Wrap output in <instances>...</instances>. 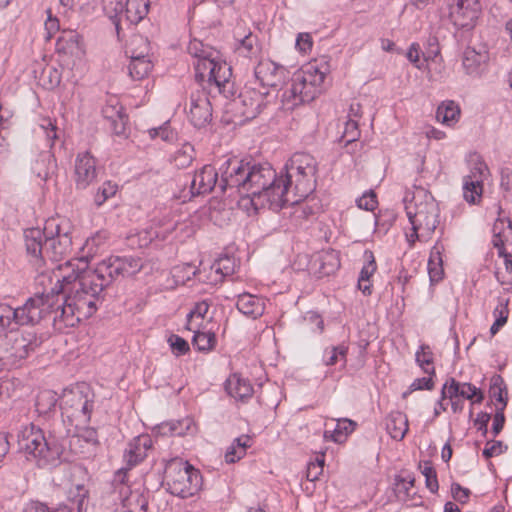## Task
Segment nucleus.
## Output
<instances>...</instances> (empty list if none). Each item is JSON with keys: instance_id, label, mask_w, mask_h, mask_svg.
<instances>
[{"instance_id": "nucleus-1", "label": "nucleus", "mask_w": 512, "mask_h": 512, "mask_svg": "<svg viewBox=\"0 0 512 512\" xmlns=\"http://www.w3.org/2000/svg\"><path fill=\"white\" fill-rule=\"evenodd\" d=\"M92 259L93 255L88 254L66 260L42 270L36 277V284L49 291V285L55 286L56 275L67 276V281L58 283L59 291L54 293L53 304L48 311V314L54 313L55 321H61L66 327H73L96 312V267L89 265Z\"/></svg>"}, {"instance_id": "nucleus-2", "label": "nucleus", "mask_w": 512, "mask_h": 512, "mask_svg": "<svg viewBox=\"0 0 512 512\" xmlns=\"http://www.w3.org/2000/svg\"><path fill=\"white\" fill-rule=\"evenodd\" d=\"M221 192L235 189L243 195L241 206L255 213L261 209L279 211L286 205V186L269 163L227 159L219 168Z\"/></svg>"}, {"instance_id": "nucleus-3", "label": "nucleus", "mask_w": 512, "mask_h": 512, "mask_svg": "<svg viewBox=\"0 0 512 512\" xmlns=\"http://www.w3.org/2000/svg\"><path fill=\"white\" fill-rule=\"evenodd\" d=\"M73 225L68 218L55 216L47 219L43 230L30 228L24 232L25 247L30 262L37 270L63 260L72 251Z\"/></svg>"}, {"instance_id": "nucleus-4", "label": "nucleus", "mask_w": 512, "mask_h": 512, "mask_svg": "<svg viewBox=\"0 0 512 512\" xmlns=\"http://www.w3.org/2000/svg\"><path fill=\"white\" fill-rule=\"evenodd\" d=\"M318 163L308 153H295L285 164V175L280 182L286 186V205L295 204L307 198L316 187Z\"/></svg>"}, {"instance_id": "nucleus-5", "label": "nucleus", "mask_w": 512, "mask_h": 512, "mask_svg": "<svg viewBox=\"0 0 512 512\" xmlns=\"http://www.w3.org/2000/svg\"><path fill=\"white\" fill-rule=\"evenodd\" d=\"M405 209L412 225L411 233L406 234L410 245L417 240H429L440 223V209L433 196L425 189L417 188Z\"/></svg>"}, {"instance_id": "nucleus-6", "label": "nucleus", "mask_w": 512, "mask_h": 512, "mask_svg": "<svg viewBox=\"0 0 512 512\" xmlns=\"http://www.w3.org/2000/svg\"><path fill=\"white\" fill-rule=\"evenodd\" d=\"M325 77L326 73L319 70L315 64H308L296 72L282 93V107L285 110H293L299 105L313 101L321 93Z\"/></svg>"}, {"instance_id": "nucleus-7", "label": "nucleus", "mask_w": 512, "mask_h": 512, "mask_svg": "<svg viewBox=\"0 0 512 512\" xmlns=\"http://www.w3.org/2000/svg\"><path fill=\"white\" fill-rule=\"evenodd\" d=\"M19 449L26 457L35 459L39 466L56 465L62 450L58 443L46 438L44 431L33 423L27 424L18 432Z\"/></svg>"}, {"instance_id": "nucleus-8", "label": "nucleus", "mask_w": 512, "mask_h": 512, "mask_svg": "<svg viewBox=\"0 0 512 512\" xmlns=\"http://www.w3.org/2000/svg\"><path fill=\"white\" fill-rule=\"evenodd\" d=\"M102 504L108 509H117L120 505L122 512H146L148 501L139 490H132L127 480V469H119L102 496Z\"/></svg>"}, {"instance_id": "nucleus-9", "label": "nucleus", "mask_w": 512, "mask_h": 512, "mask_svg": "<svg viewBox=\"0 0 512 512\" xmlns=\"http://www.w3.org/2000/svg\"><path fill=\"white\" fill-rule=\"evenodd\" d=\"M165 483L172 495L185 499L194 496L201 489L202 476L188 462L172 459L165 467Z\"/></svg>"}, {"instance_id": "nucleus-10", "label": "nucleus", "mask_w": 512, "mask_h": 512, "mask_svg": "<svg viewBox=\"0 0 512 512\" xmlns=\"http://www.w3.org/2000/svg\"><path fill=\"white\" fill-rule=\"evenodd\" d=\"M56 278L55 286L49 285V291L46 290L45 287H42V290L37 291L22 307L15 309L11 307L12 320L15 322V328H22L21 326L29 324L34 325L48 314L53 304L51 299H53L54 293H57V287H60L58 283L65 279L67 280V276H61L60 274L56 275Z\"/></svg>"}, {"instance_id": "nucleus-11", "label": "nucleus", "mask_w": 512, "mask_h": 512, "mask_svg": "<svg viewBox=\"0 0 512 512\" xmlns=\"http://www.w3.org/2000/svg\"><path fill=\"white\" fill-rule=\"evenodd\" d=\"M103 13L114 27L117 38H121L123 20L137 24L149 11V0H102Z\"/></svg>"}, {"instance_id": "nucleus-12", "label": "nucleus", "mask_w": 512, "mask_h": 512, "mask_svg": "<svg viewBox=\"0 0 512 512\" xmlns=\"http://www.w3.org/2000/svg\"><path fill=\"white\" fill-rule=\"evenodd\" d=\"M94 406V393L86 383L77 384L63 393L61 409L76 421V426L89 424Z\"/></svg>"}, {"instance_id": "nucleus-13", "label": "nucleus", "mask_w": 512, "mask_h": 512, "mask_svg": "<svg viewBox=\"0 0 512 512\" xmlns=\"http://www.w3.org/2000/svg\"><path fill=\"white\" fill-rule=\"evenodd\" d=\"M43 340L32 327L16 328L6 334L5 349L11 358L23 360L40 347Z\"/></svg>"}, {"instance_id": "nucleus-14", "label": "nucleus", "mask_w": 512, "mask_h": 512, "mask_svg": "<svg viewBox=\"0 0 512 512\" xmlns=\"http://www.w3.org/2000/svg\"><path fill=\"white\" fill-rule=\"evenodd\" d=\"M67 501L72 507L59 505L55 510H51L47 505L40 502L29 504L23 512H94V504H90L89 490L84 484H72L66 491Z\"/></svg>"}, {"instance_id": "nucleus-15", "label": "nucleus", "mask_w": 512, "mask_h": 512, "mask_svg": "<svg viewBox=\"0 0 512 512\" xmlns=\"http://www.w3.org/2000/svg\"><path fill=\"white\" fill-rule=\"evenodd\" d=\"M452 23L462 29L474 27L481 10L478 0H445Z\"/></svg>"}, {"instance_id": "nucleus-16", "label": "nucleus", "mask_w": 512, "mask_h": 512, "mask_svg": "<svg viewBox=\"0 0 512 512\" xmlns=\"http://www.w3.org/2000/svg\"><path fill=\"white\" fill-rule=\"evenodd\" d=\"M218 54L213 60L204 61L202 64H196V79L200 82L208 81L214 83L217 87L223 86L228 82L231 69L225 62L218 61Z\"/></svg>"}, {"instance_id": "nucleus-17", "label": "nucleus", "mask_w": 512, "mask_h": 512, "mask_svg": "<svg viewBox=\"0 0 512 512\" xmlns=\"http://www.w3.org/2000/svg\"><path fill=\"white\" fill-rule=\"evenodd\" d=\"M188 116L190 122L197 128L204 127L211 121L212 107L205 91L191 94Z\"/></svg>"}, {"instance_id": "nucleus-18", "label": "nucleus", "mask_w": 512, "mask_h": 512, "mask_svg": "<svg viewBox=\"0 0 512 512\" xmlns=\"http://www.w3.org/2000/svg\"><path fill=\"white\" fill-rule=\"evenodd\" d=\"M254 75L263 89L280 86L286 78V69L271 60H262L255 67Z\"/></svg>"}, {"instance_id": "nucleus-19", "label": "nucleus", "mask_w": 512, "mask_h": 512, "mask_svg": "<svg viewBox=\"0 0 512 512\" xmlns=\"http://www.w3.org/2000/svg\"><path fill=\"white\" fill-rule=\"evenodd\" d=\"M268 91H258L256 88L245 87L239 94V103L243 106L242 115L246 119L257 117L267 104Z\"/></svg>"}, {"instance_id": "nucleus-20", "label": "nucleus", "mask_w": 512, "mask_h": 512, "mask_svg": "<svg viewBox=\"0 0 512 512\" xmlns=\"http://www.w3.org/2000/svg\"><path fill=\"white\" fill-rule=\"evenodd\" d=\"M75 183L78 189L87 188L96 177V159L89 151L78 153L75 160Z\"/></svg>"}, {"instance_id": "nucleus-21", "label": "nucleus", "mask_w": 512, "mask_h": 512, "mask_svg": "<svg viewBox=\"0 0 512 512\" xmlns=\"http://www.w3.org/2000/svg\"><path fill=\"white\" fill-rule=\"evenodd\" d=\"M102 117L115 135L126 137L128 117L116 97L111 98L102 108Z\"/></svg>"}, {"instance_id": "nucleus-22", "label": "nucleus", "mask_w": 512, "mask_h": 512, "mask_svg": "<svg viewBox=\"0 0 512 512\" xmlns=\"http://www.w3.org/2000/svg\"><path fill=\"white\" fill-rule=\"evenodd\" d=\"M218 172L212 165H204L194 173L191 180L190 193L191 196L210 193L217 185L220 187Z\"/></svg>"}, {"instance_id": "nucleus-23", "label": "nucleus", "mask_w": 512, "mask_h": 512, "mask_svg": "<svg viewBox=\"0 0 512 512\" xmlns=\"http://www.w3.org/2000/svg\"><path fill=\"white\" fill-rule=\"evenodd\" d=\"M442 398H454L462 397L464 399L472 400L473 403H481L484 399V395L479 388L472 385L471 383H459L454 378H450L442 388Z\"/></svg>"}, {"instance_id": "nucleus-24", "label": "nucleus", "mask_w": 512, "mask_h": 512, "mask_svg": "<svg viewBox=\"0 0 512 512\" xmlns=\"http://www.w3.org/2000/svg\"><path fill=\"white\" fill-rule=\"evenodd\" d=\"M489 61V52L485 46L479 49L467 47L463 53L462 64L467 74L479 75Z\"/></svg>"}, {"instance_id": "nucleus-25", "label": "nucleus", "mask_w": 512, "mask_h": 512, "mask_svg": "<svg viewBox=\"0 0 512 512\" xmlns=\"http://www.w3.org/2000/svg\"><path fill=\"white\" fill-rule=\"evenodd\" d=\"M57 54L80 58L84 54L80 36L74 31H63L55 44Z\"/></svg>"}, {"instance_id": "nucleus-26", "label": "nucleus", "mask_w": 512, "mask_h": 512, "mask_svg": "<svg viewBox=\"0 0 512 512\" xmlns=\"http://www.w3.org/2000/svg\"><path fill=\"white\" fill-rule=\"evenodd\" d=\"M151 447L152 440L150 436L147 434L139 435L128 443L124 458L130 466H134L147 456V451Z\"/></svg>"}, {"instance_id": "nucleus-27", "label": "nucleus", "mask_w": 512, "mask_h": 512, "mask_svg": "<svg viewBox=\"0 0 512 512\" xmlns=\"http://www.w3.org/2000/svg\"><path fill=\"white\" fill-rule=\"evenodd\" d=\"M364 258L366 263L362 267L358 277V289L365 295L370 296L372 294V282L371 277L377 270V264L372 251L366 250L364 252Z\"/></svg>"}, {"instance_id": "nucleus-28", "label": "nucleus", "mask_w": 512, "mask_h": 512, "mask_svg": "<svg viewBox=\"0 0 512 512\" xmlns=\"http://www.w3.org/2000/svg\"><path fill=\"white\" fill-rule=\"evenodd\" d=\"M236 307L243 315L254 319L261 316L264 312L263 300L249 293L238 295Z\"/></svg>"}, {"instance_id": "nucleus-29", "label": "nucleus", "mask_w": 512, "mask_h": 512, "mask_svg": "<svg viewBox=\"0 0 512 512\" xmlns=\"http://www.w3.org/2000/svg\"><path fill=\"white\" fill-rule=\"evenodd\" d=\"M123 264L120 257H110L98 263V280L102 282L98 284L101 289L107 286L116 276L120 275L123 270Z\"/></svg>"}, {"instance_id": "nucleus-30", "label": "nucleus", "mask_w": 512, "mask_h": 512, "mask_svg": "<svg viewBox=\"0 0 512 512\" xmlns=\"http://www.w3.org/2000/svg\"><path fill=\"white\" fill-rule=\"evenodd\" d=\"M56 160L50 152H42L32 162L31 170L41 181L46 182L56 169Z\"/></svg>"}, {"instance_id": "nucleus-31", "label": "nucleus", "mask_w": 512, "mask_h": 512, "mask_svg": "<svg viewBox=\"0 0 512 512\" xmlns=\"http://www.w3.org/2000/svg\"><path fill=\"white\" fill-rule=\"evenodd\" d=\"M228 394L238 400L250 398L253 394V387L250 381L239 374L231 375L225 385Z\"/></svg>"}, {"instance_id": "nucleus-32", "label": "nucleus", "mask_w": 512, "mask_h": 512, "mask_svg": "<svg viewBox=\"0 0 512 512\" xmlns=\"http://www.w3.org/2000/svg\"><path fill=\"white\" fill-rule=\"evenodd\" d=\"M386 430L394 440H402L408 432V418L400 411H393L386 417Z\"/></svg>"}, {"instance_id": "nucleus-33", "label": "nucleus", "mask_w": 512, "mask_h": 512, "mask_svg": "<svg viewBox=\"0 0 512 512\" xmlns=\"http://www.w3.org/2000/svg\"><path fill=\"white\" fill-rule=\"evenodd\" d=\"M444 250V245L440 241H437L430 251L428 273L432 282L440 281L444 275L442 258Z\"/></svg>"}, {"instance_id": "nucleus-34", "label": "nucleus", "mask_w": 512, "mask_h": 512, "mask_svg": "<svg viewBox=\"0 0 512 512\" xmlns=\"http://www.w3.org/2000/svg\"><path fill=\"white\" fill-rule=\"evenodd\" d=\"M356 422L348 418L338 419L333 430H325L324 437L330 438L335 443H343L346 441L356 428Z\"/></svg>"}, {"instance_id": "nucleus-35", "label": "nucleus", "mask_w": 512, "mask_h": 512, "mask_svg": "<svg viewBox=\"0 0 512 512\" xmlns=\"http://www.w3.org/2000/svg\"><path fill=\"white\" fill-rule=\"evenodd\" d=\"M153 68L150 57H135L130 58L128 65L129 75L134 80H142L149 75Z\"/></svg>"}, {"instance_id": "nucleus-36", "label": "nucleus", "mask_w": 512, "mask_h": 512, "mask_svg": "<svg viewBox=\"0 0 512 512\" xmlns=\"http://www.w3.org/2000/svg\"><path fill=\"white\" fill-rule=\"evenodd\" d=\"M189 54L195 58L193 63L196 70V64H202L204 61L213 60L218 52L208 46H205L200 41H191L188 46Z\"/></svg>"}, {"instance_id": "nucleus-37", "label": "nucleus", "mask_w": 512, "mask_h": 512, "mask_svg": "<svg viewBox=\"0 0 512 512\" xmlns=\"http://www.w3.org/2000/svg\"><path fill=\"white\" fill-rule=\"evenodd\" d=\"M150 44L146 37L142 35H133L126 47V54L132 58L149 57Z\"/></svg>"}, {"instance_id": "nucleus-38", "label": "nucleus", "mask_w": 512, "mask_h": 512, "mask_svg": "<svg viewBox=\"0 0 512 512\" xmlns=\"http://www.w3.org/2000/svg\"><path fill=\"white\" fill-rule=\"evenodd\" d=\"M199 324L193 327L194 336L192 339V345L199 351H209L214 348L216 344V336L211 331H200Z\"/></svg>"}, {"instance_id": "nucleus-39", "label": "nucleus", "mask_w": 512, "mask_h": 512, "mask_svg": "<svg viewBox=\"0 0 512 512\" xmlns=\"http://www.w3.org/2000/svg\"><path fill=\"white\" fill-rule=\"evenodd\" d=\"M56 394L51 390H44L38 393L35 402L36 412L40 416H46L56 407Z\"/></svg>"}, {"instance_id": "nucleus-40", "label": "nucleus", "mask_w": 512, "mask_h": 512, "mask_svg": "<svg viewBox=\"0 0 512 512\" xmlns=\"http://www.w3.org/2000/svg\"><path fill=\"white\" fill-rule=\"evenodd\" d=\"M489 176V169L486 163L479 157L471 160L470 172L464 177L463 180L467 182H474L483 185V181Z\"/></svg>"}, {"instance_id": "nucleus-41", "label": "nucleus", "mask_w": 512, "mask_h": 512, "mask_svg": "<svg viewBox=\"0 0 512 512\" xmlns=\"http://www.w3.org/2000/svg\"><path fill=\"white\" fill-rule=\"evenodd\" d=\"M490 397L495 399L498 403L501 404L500 407L503 409L507 406V387L503 380V378L495 374L491 378L490 388H489Z\"/></svg>"}, {"instance_id": "nucleus-42", "label": "nucleus", "mask_w": 512, "mask_h": 512, "mask_svg": "<svg viewBox=\"0 0 512 512\" xmlns=\"http://www.w3.org/2000/svg\"><path fill=\"white\" fill-rule=\"evenodd\" d=\"M158 237V233L153 229H144L127 236V245L132 248L147 247L154 238Z\"/></svg>"}, {"instance_id": "nucleus-43", "label": "nucleus", "mask_w": 512, "mask_h": 512, "mask_svg": "<svg viewBox=\"0 0 512 512\" xmlns=\"http://www.w3.org/2000/svg\"><path fill=\"white\" fill-rule=\"evenodd\" d=\"M347 352L348 347L343 344L326 348L323 354V361L326 366H333L338 362H342V366L344 367L347 361Z\"/></svg>"}, {"instance_id": "nucleus-44", "label": "nucleus", "mask_w": 512, "mask_h": 512, "mask_svg": "<svg viewBox=\"0 0 512 512\" xmlns=\"http://www.w3.org/2000/svg\"><path fill=\"white\" fill-rule=\"evenodd\" d=\"M194 159V147L190 143H185L179 148L172 157L174 165L183 169L188 167Z\"/></svg>"}, {"instance_id": "nucleus-45", "label": "nucleus", "mask_w": 512, "mask_h": 512, "mask_svg": "<svg viewBox=\"0 0 512 512\" xmlns=\"http://www.w3.org/2000/svg\"><path fill=\"white\" fill-rule=\"evenodd\" d=\"M39 81L45 89L52 90L59 86L61 82V73L53 66H46L40 74Z\"/></svg>"}, {"instance_id": "nucleus-46", "label": "nucleus", "mask_w": 512, "mask_h": 512, "mask_svg": "<svg viewBox=\"0 0 512 512\" xmlns=\"http://www.w3.org/2000/svg\"><path fill=\"white\" fill-rule=\"evenodd\" d=\"M416 362L426 374H434L433 353L428 345H421L416 354Z\"/></svg>"}, {"instance_id": "nucleus-47", "label": "nucleus", "mask_w": 512, "mask_h": 512, "mask_svg": "<svg viewBox=\"0 0 512 512\" xmlns=\"http://www.w3.org/2000/svg\"><path fill=\"white\" fill-rule=\"evenodd\" d=\"M236 260L231 256H223L217 259L213 265L212 270H214L217 274H220L222 277L230 276L236 271Z\"/></svg>"}, {"instance_id": "nucleus-48", "label": "nucleus", "mask_w": 512, "mask_h": 512, "mask_svg": "<svg viewBox=\"0 0 512 512\" xmlns=\"http://www.w3.org/2000/svg\"><path fill=\"white\" fill-rule=\"evenodd\" d=\"M459 108L453 103L442 104L437 108L436 118L438 121L450 125L459 115Z\"/></svg>"}, {"instance_id": "nucleus-49", "label": "nucleus", "mask_w": 512, "mask_h": 512, "mask_svg": "<svg viewBox=\"0 0 512 512\" xmlns=\"http://www.w3.org/2000/svg\"><path fill=\"white\" fill-rule=\"evenodd\" d=\"M483 193V185L463 180V197L470 204L480 202Z\"/></svg>"}, {"instance_id": "nucleus-50", "label": "nucleus", "mask_w": 512, "mask_h": 512, "mask_svg": "<svg viewBox=\"0 0 512 512\" xmlns=\"http://www.w3.org/2000/svg\"><path fill=\"white\" fill-rule=\"evenodd\" d=\"M237 51L244 57L255 56L259 49L257 45V37L249 33L238 44Z\"/></svg>"}, {"instance_id": "nucleus-51", "label": "nucleus", "mask_w": 512, "mask_h": 512, "mask_svg": "<svg viewBox=\"0 0 512 512\" xmlns=\"http://www.w3.org/2000/svg\"><path fill=\"white\" fill-rule=\"evenodd\" d=\"M321 262L320 273L322 275H329L333 273L339 267V259L334 251L325 252L319 256Z\"/></svg>"}, {"instance_id": "nucleus-52", "label": "nucleus", "mask_w": 512, "mask_h": 512, "mask_svg": "<svg viewBox=\"0 0 512 512\" xmlns=\"http://www.w3.org/2000/svg\"><path fill=\"white\" fill-rule=\"evenodd\" d=\"M148 134L151 139L159 137L165 142H173L177 138V133L174 129L171 128L169 122H165L159 127L149 129Z\"/></svg>"}, {"instance_id": "nucleus-53", "label": "nucleus", "mask_w": 512, "mask_h": 512, "mask_svg": "<svg viewBox=\"0 0 512 512\" xmlns=\"http://www.w3.org/2000/svg\"><path fill=\"white\" fill-rule=\"evenodd\" d=\"M16 329L15 322L12 320L11 307L6 304H0V336L6 338L10 330Z\"/></svg>"}, {"instance_id": "nucleus-54", "label": "nucleus", "mask_w": 512, "mask_h": 512, "mask_svg": "<svg viewBox=\"0 0 512 512\" xmlns=\"http://www.w3.org/2000/svg\"><path fill=\"white\" fill-rule=\"evenodd\" d=\"M420 469L425 477L426 487L432 493H436L439 489L436 470L432 467L430 462L420 464Z\"/></svg>"}, {"instance_id": "nucleus-55", "label": "nucleus", "mask_w": 512, "mask_h": 512, "mask_svg": "<svg viewBox=\"0 0 512 512\" xmlns=\"http://www.w3.org/2000/svg\"><path fill=\"white\" fill-rule=\"evenodd\" d=\"M210 304L203 300L201 302H198L195 304L193 309L188 313L187 315V321H188V329L193 330V327H195V319L203 320L205 315L207 314L209 310Z\"/></svg>"}, {"instance_id": "nucleus-56", "label": "nucleus", "mask_w": 512, "mask_h": 512, "mask_svg": "<svg viewBox=\"0 0 512 512\" xmlns=\"http://www.w3.org/2000/svg\"><path fill=\"white\" fill-rule=\"evenodd\" d=\"M291 205L294 206L292 217L299 224H301L302 220H307L315 214L314 208L308 203L302 202V200Z\"/></svg>"}, {"instance_id": "nucleus-57", "label": "nucleus", "mask_w": 512, "mask_h": 512, "mask_svg": "<svg viewBox=\"0 0 512 512\" xmlns=\"http://www.w3.org/2000/svg\"><path fill=\"white\" fill-rule=\"evenodd\" d=\"M499 256L504 258L505 273L501 270L496 272V278L501 284H507L512 281V256L502 249H499Z\"/></svg>"}, {"instance_id": "nucleus-58", "label": "nucleus", "mask_w": 512, "mask_h": 512, "mask_svg": "<svg viewBox=\"0 0 512 512\" xmlns=\"http://www.w3.org/2000/svg\"><path fill=\"white\" fill-rule=\"evenodd\" d=\"M40 128L44 131V134L47 140L50 142V147L52 148L54 142L59 138L58 135V127L56 123L51 118H44L40 123Z\"/></svg>"}, {"instance_id": "nucleus-59", "label": "nucleus", "mask_w": 512, "mask_h": 512, "mask_svg": "<svg viewBox=\"0 0 512 512\" xmlns=\"http://www.w3.org/2000/svg\"><path fill=\"white\" fill-rule=\"evenodd\" d=\"M168 343L170 345L172 353L176 356L184 355L189 351L188 342L184 338L176 334H172L168 338Z\"/></svg>"}, {"instance_id": "nucleus-60", "label": "nucleus", "mask_w": 512, "mask_h": 512, "mask_svg": "<svg viewBox=\"0 0 512 512\" xmlns=\"http://www.w3.org/2000/svg\"><path fill=\"white\" fill-rule=\"evenodd\" d=\"M323 468V457H317L315 461L309 462L306 469V479L310 482L318 480L320 475L323 473Z\"/></svg>"}, {"instance_id": "nucleus-61", "label": "nucleus", "mask_w": 512, "mask_h": 512, "mask_svg": "<svg viewBox=\"0 0 512 512\" xmlns=\"http://www.w3.org/2000/svg\"><path fill=\"white\" fill-rule=\"evenodd\" d=\"M120 261L123 264V270H121L120 275L122 276H131L135 274L137 271L141 268V262L140 259H135L132 257H120Z\"/></svg>"}, {"instance_id": "nucleus-62", "label": "nucleus", "mask_w": 512, "mask_h": 512, "mask_svg": "<svg viewBox=\"0 0 512 512\" xmlns=\"http://www.w3.org/2000/svg\"><path fill=\"white\" fill-rule=\"evenodd\" d=\"M376 194L373 191L365 192L357 199V206L366 211H373L377 207Z\"/></svg>"}, {"instance_id": "nucleus-63", "label": "nucleus", "mask_w": 512, "mask_h": 512, "mask_svg": "<svg viewBox=\"0 0 512 512\" xmlns=\"http://www.w3.org/2000/svg\"><path fill=\"white\" fill-rule=\"evenodd\" d=\"M414 478H399L396 480V492L398 494V497L404 500V497L410 496V490L414 487Z\"/></svg>"}, {"instance_id": "nucleus-64", "label": "nucleus", "mask_w": 512, "mask_h": 512, "mask_svg": "<svg viewBox=\"0 0 512 512\" xmlns=\"http://www.w3.org/2000/svg\"><path fill=\"white\" fill-rule=\"evenodd\" d=\"M360 132L358 130V122L356 119L349 118L345 124L343 136L346 138L348 143L357 140Z\"/></svg>"}]
</instances>
